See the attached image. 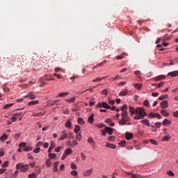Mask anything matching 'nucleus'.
Here are the masks:
<instances>
[{"label": "nucleus", "instance_id": "f257e3e1", "mask_svg": "<svg viewBox=\"0 0 178 178\" xmlns=\"http://www.w3.org/2000/svg\"><path fill=\"white\" fill-rule=\"evenodd\" d=\"M136 115L134 117L135 120H140L144 118L145 116H147L145 114V110L143 108L138 107L136 110Z\"/></svg>", "mask_w": 178, "mask_h": 178}, {"label": "nucleus", "instance_id": "f03ea898", "mask_svg": "<svg viewBox=\"0 0 178 178\" xmlns=\"http://www.w3.org/2000/svg\"><path fill=\"white\" fill-rule=\"evenodd\" d=\"M16 169L17 170H19V169L21 170V172H22L23 173L28 172L29 169H30V167L29 166L28 164H23L22 163H17L16 165Z\"/></svg>", "mask_w": 178, "mask_h": 178}, {"label": "nucleus", "instance_id": "7ed1b4c3", "mask_svg": "<svg viewBox=\"0 0 178 178\" xmlns=\"http://www.w3.org/2000/svg\"><path fill=\"white\" fill-rule=\"evenodd\" d=\"M122 120H125L126 122H129L130 120V117L129 116V113L127 111H124V113H122Z\"/></svg>", "mask_w": 178, "mask_h": 178}, {"label": "nucleus", "instance_id": "20e7f679", "mask_svg": "<svg viewBox=\"0 0 178 178\" xmlns=\"http://www.w3.org/2000/svg\"><path fill=\"white\" fill-rule=\"evenodd\" d=\"M99 108H104L105 109H111V106L108 105L106 102L98 103Z\"/></svg>", "mask_w": 178, "mask_h": 178}, {"label": "nucleus", "instance_id": "39448f33", "mask_svg": "<svg viewBox=\"0 0 178 178\" xmlns=\"http://www.w3.org/2000/svg\"><path fill=\"white\" fill-rule=\"evenodd\" d=\"M44 80H48V81H49V80H50L49 76L45 75L44 76H43V78H41V79H40V82L42 83V86L47 84V83H45V81H44Z\"/></svg>", "mask_w": 178, "mask_h": 178}, {"label": "nucleus", "instance_id": "423d86ee", "mask_svg": "<svg viewBox=\"0 0 178 178\" xmlns=\"http://www.w3.org/2000/svg\"><path fill=\"white\" fill-rule=\"evenodd\" d=\"M24 98H30V99H35V95L33 92H31L28 95H25Z\"/></svg>", "mask_w": 178, "mask_h": 178}, {"label": "nucleus", "instance_id": "0eeeda50", "mask_svg": "<svg viewBox=\"0 0 178 178\" xmlns=\"http://www.w3.org/2000/svg\"><path fill=\"white\" fill-rule=\"evenodd\" d=\"M92 175V169L88 170L86 172H83V176L87 177Z\"/></svg>", "mask_w": 178, "mask_h": 178}, {"label": "nucleus", "instance_id": "6e6552de", "mask_svg": "<svg viewBox=\"0 0 178 178\" xmlns=\"http://www.w3.org/2000/svg\"><path fill=\"white\" fill-rule=\"evenodd\" d=\"M105 131L109 134V136H112L113 134V129L111 127H106Z\"/></svg>", "mask_w": 178, "mask_h": 178}, {"label": "nucleus", "instance_id": "1a4fd4ad", "mask_svg": "<svg viewBox=\"0 0 178 178\" xmlns=\"http://www.w3.org/2000/svg\"><path fill=\"white\" fill-rule=\"evenodd\" d=\"M56 144H55V142H54L53 140L51 141V145L50 147H49V149H48V152L49 153H51L52 152V149H54V147H56Z\"/></svg>", "mask_w": 178, "mask_h": 178}, {"label": "nucleus", "instance_id": "9d476101", "mask_svg": "<svg viewBox=\"0 0 178 178\" xmlns=\"http://www.w3.org/2000/svg\"><path fill=\"white\" fill-rule=\"evenodd\" d=\"M168 76H170L171 77H177L178 71L168 72Z\"/></svg>", "mask_w": 178, "mask_h": 178}, {"label": "nucleus", "instance_id": "9b49d317", "mask_svg": "<svg viewBox=\"0 0 178 178\" xmlns=\"http://www.w3.org/2000/svg\"><path fill=\"white\" fill-rule=\"evenodd\" d=\"M133 137H134L133 134H131L130 132L125 133V138L127 140H131V138H133Z\"/></svg>", "mask_w": 178, "mask_h": 178}, {"label": "nucleus", "instance_id": "f8f14e48", "mask_svg": "<svg viewBox=\"0 0 178 178\" xmlns=\"http://www.w3.org/2000/svg\"><path fill=\"white\" fill-rule=\"evenodd\" d=\"M59 165V161H56L54 163L53 172H58V165Z\"/></svg>", "mask_w": 178, "mask_h": 178}, {"label": "nucleus", "instance_id": "ddd939ff", "mask_svg": "<svg viewBox=\"0 0 178 178\" xmlns=\"http://www.w3.org/2000/svg\"><path fill=\"white\" fill-rule=\"evenodd\" d=\"M166 76H165V75H159V76H157L154 78V80L156 81H159L160 80H165Z\"/></svg>", "mask_w": 178, "mask_h": 178}, {"label": "nucleus", "instance_id": "4468645a", "mask_svg": "<svg viewBox=\"0 0 178 178\" xmlns=\"http://www.w3.org/2000/svg\"><path fill=\"white\" fill-rule=\"evenodd\" d=\"M106 147H107V148H111V149H116V145L111 144L109 143L106 144Z\"/></svg>", "mask_w": 178, "mask_h": 178}, {"label": "nucleus", "instance_id": "2eb2a0df", "mask_svg": "<svg viewBox=\"0 0 178 178\" xmlns=\"http://www.w3.org/2000/svg\"><path fill=\"white\" fill-rule=\"evenodd\" d=\"M94 114H91V115L88 119V122L90 124H92V123H94Z\"/></svg>", "mask_w": 178, "mask_h": 178}, {"label": "nucleus", "instance_id": "dca6fc26", "mask_svg": "<svg viewBox=\"0 0 178 178\" xmlns=\"http://www.w3.org/2000/svg\"><path fill=\"white\" fill-rule=\"evenodd\" d=\"M64 154L67 156V155H72L73 154V150L70 148L65 150Z\"/></svg>", "mask_w": 178, "mask_h": 178}, {"label": "nucleus", "instance_id": "f3484780", "mask_svg": "<svg viewBox=\"0 0 178 178\" xmlns=\"http://www.w3.org/2000/svg\"><path fill=\"white\" fill-rule=\"evenodd\" d=\"M163 126H169L170 124H172V121L165 119L163 122Z\"/></svg>", "mask_w": 178, "mask_h": 178}, {"label": "nucleus", "instance_id": "a211bd4d", "mask_svg": "<svg viewBox=\"0 0 178 178\" xmlns=\"http://www.w3.org/2000/svg\"><path fill=\"white\" fill-rule=\"evenodd\" d=\"M161 106L163 109H166V108H168V101L162 102L161 103Z\"/></svg>", "mask_w": 178, "mask_h": 178}, {"label": "nucleus", "instance_id": "6ab92c4d", "mask_svg": "<svg viewBox=\"0 0 178 178\" xmlns=\"http://www.w3.org/2000/svg\"><path fill=\"white\" fill-rule=\"evenodd\" d=\"M88 143L89 144H92V147H94L95 145V142L94 141V139L91 137H89L88 138Z\"/></svg>", "mask_w": 178, "mask_h": 178}, {"label": "nucleus", "instance_id": "aec40b11", "mask_svg": "<svg viewBox=\"0 0 178 178\" xmlns=\"http://www.w3.org/2000/svg\"><path fill=\"white\" fill-rule=\"evenodd\" d=\"M45 165L47 168H51L52 166V161H51L49 159H47L46 160Z\"/></svg>", "mask_w": 178, "mask_h": 178}, {"label": "nucleus", "instance_id": "412c9836", "mask_svg": "<svg viewBox=\"0 0 178 178\" xmlns=\"http://www.w3.org/2000/svg\"><path fill=\"white\" fill-rule=\"evenodd\" d=\"M127 104H124L121 108L120 111L122 112V113H124V112H127Z\"/></svg>", "mask_w": 178, "mask_h": 178}, {"label": "nucleus", "instance_id": "4be33fe9", "mask_svg": "<svg viewBox=\"0 0 178 178\" xmlns=\"http://www.w3.org/2000/svg\"><path fill=\"white\" fill-rule=\"evenodd\" d=\"M6 140H8V135L4 134L2 136H1L0 140L1 141H6Z\"/></svg>", "mask_w": 178, "mask_h": 178}, {"label": "nucleus", "instance_id": "5701e85b", "mask_svg": "<svg viewBox=\"0 0 178 178\" xmlns=\"http://www.w3.org/2000/svg\"><path fill=\"white\" fill-rule=\"evenodd\" d=\"M38 101L35 100V101H31L30 102L28 103L29 106H31L33 105H37V104H38Z\"/></svg>", "mask_w": 178, "mask_h": 178}, {"label": "nucleus", "instance_id": "b1692460", "mask_svg": "<svg viewBox=\"0 0 178 178\" xmlns=\"http://www.w3.org/2000/svg\"><path fill=\"white\" fill-rule=\"evenodd\" d=\"M119 95H120V97H124V95H127V90H122V91L120 92Z\"/></svg>", "mask_w": 178, "mask_h": 178}, {"label": "nucleus", "instance_id": "393cba45", "mask_svg": "<svg viewBox=\"0 0 178 178\" xmlns=\"http://www.w3.org/2000/svg\"><path fill=\"white\" fill-rule=\"evenodd\" d=\"M128 121H125L124 120H120L118 123L120 124V126H124V124H126V123H127Z\"/></svg>", "mask_w": 178, "mask_h": 178}, {"label": "nucleus", "instance_id": "a878e982", "mask_svg": "<svg viewBox=\"0 0 178 178\" xmlns=\"http://www.w3.org/2000/svg\"><path fill=\"white\" fill-rule=\"evenodd\" d=\"M141 123H143V124H145V126H150L149 120H142Z\"/></svg>", "mask_w": 178, "mask_h": 178}, {"label": "nucleus", "instance_id": "bb28decb", "mask_svg": "<svg viewBox=\"0 0 178 178\" xmlns=\"http://www.w3.org/2000/svg\"><path fill=\"white\" fill-rule=\"evenodd\" d=\"M161 115H163V116H165V118H168V116H169V113H168L165 110H162L161 111Z\"/></svg>", "mask_w": 178, "mask_h": 178}, {"label": "nucleus", "instance_id": "cd10ccee", "mask_svg": "<svg viewBox=\"0 0 178 178\" xmlns=\"http://www.w3.org/2000/svg\"><path fill=\"white\" fill-rule=\"evenodd\" d=\"M77 122L79 123V124H85V122H84V120H83V118H79L78 120H77Z\"/></svg>", "mask_w": 178, "mask_h": 178}, {"label": "nucleus", "instance_id": "c85d7f7f", "mask_svg": "<svg viewBox=\"0 0 178 178\" xmlns=\"http://www.w3.org/2000/svg\"><path fill=\"white\" fill-rule=\"evenodd\" d=\"M74 131L76 134H79V131H80V126L76 125Z\"/></svg>", "mask_w": 178, "mask_h": 178}, {"label": "nucleus", "instance_id": "c756f323", "mask_svg": "<svg viewBox=\"0 0 178 178\" xmlns=\"http://www.w3.org/2000/svg\"><path fill=\"white\" fill-rule=\"evenodd\" d=\"M17 116H19V114H15L11 118L12 122H16L17 120Z\"/></svg>", "mask_w": 178, "mask_h": 178}, {"label": "nucleus", "instance_id": "7c9ffc66", "mask_svg": "<svg viewBox=\"0 0 178 178\" xmlns=\"http://www.w3.org/2000/svg\"><path fill=\"white\" fill-rule=\"evenodd\" d=\"M170 140V135H167L162 138V141H169Z\"/></svg>", "mask_w": 178, "mask_h": 178}, {"label": "nucleus", "instance_id": "2f4dec72", "mask_svg": "<svg viewBox=\"0 0 178 178\" xmlns=\"http://www.w3.org/2000/svg\"><path fill=\"white\" fill-rule=\"evenodd\" d=\"M65 138H67V134H63L60 137L59 140H63Z\"/></svg>", "mask_w": 178, "mask_h": 178}, {"label": "nucleus", "instance_id": "473e14b6", "mask_svg": "<svg viewBox=\"0 0 178 178\" xmlns=\"http://www.w3.org/2000/svg\"><path fill=\"white\" fill-rule=\"evenodd\" d=\"M54 72H62L63 73H65V70H63V68H60V67H56L54 70Z\"/></svg>", "mask_w": 178, "mask_h": 178}, {"label": "nucleus", "instance_id": "72a5a7b5", "mask_svg": "<svg viewBox=\"0 0 178 178\" xmlns=\"http://www.w3.org/2000/svg\"><path fill=\"white\" fill-rule=\"evenodd\" d=\"M135 88H137V90H140L141 87H143V84L141 83H135L134 84Z\"/></svg>", "mask_w": 178, "mask_h": 178}, {"label": "nucleus", "instance_id": "f704fd0d", "mask_svg": "<svg viewBox=\"0 0 178 178\" xmlns=\"http://www.w3.org/2000/svg\"><path fill=\"white\" fill-rule=\"evenodd\" d=\"M32 149H33V147H24V151H25V152H29V151H31Z\"/></svg>", "mask_w": 178, "mask_h": 178}, {"label": "nucleus", "instance_id": "c9c22d12", "mask_svg": "<svg viewBox=\"0 0 178 178\" xmlns=\"http://www.w3.org/2000/svg\"><path fill=\"white\" fill-rule=\"evenodd\" d=\"M11 106H13V104H8L3 106V109L7 110L9 109V108H11Z\"/></svg>", "mask_w": 178, "mask_h": 178}, {"label": "nucleus", "instance_id": "e433bc0d", "mask_svg": "<svg viewBox=\"0 0 178 178\" xmlns=\"http://www.w3.org/2000/svg\"><path fill=\"white\" fill-rule=\"evenodd\" d=\"M124 56H126V54L122 53L120 56H117V59L118 60L123 59V58H124Z\"/></svg>", "mask_w": 178, "mask_h": 178}, {"label": "nucleus", "instance_id": "4c0bfd02", "mask_svg": "<svg viewBox=\"0 0 178 178\" xmlns=\"http://www.w3.org/2000/svg\"><path fill=\"white\" fill-rule=\"evenodd\" d=\"M129 112L130 113H131L132 115H134V113H136V109L132 107V106H130L129 107Z\"/></svg>", "mask_w": 178, "mask_h": 178}, {"label": "nucleus", "instance_id": "58836bf2", "mask_svg": "<svg viewBox=\"0 0 178 178\" xmlns=\"http://www.w3.org/2000/svg\"><path fill=\"white\" fill-rule=\"evenodd\" d=\"M65 127H67L68 129H72V122H70V121H67L65 123Z\"/></svg>", "mask_w": 178, "mask_h": 178}, {"label": "nucleus", "instance_id": "ea45409f", "mask_svg": "<svg viewBox=\"0 0 178 178\" xmlns=\"http://www.w3.org/2000/svg\"><path fill=\"white\" fill-rule=\"evenodd\" d=\"M67 95H69V92L58 93V97H66Z\"/></svg>", "mask_w": 178, "mask_h": 178}, {"label": "nucleus", "instance_id": "a19ab883", "mask_svg": "<svg viewBox=\"0 0 178 178\" xmlns=\"http://www.w3.org/2000/svg\"><path fill=\"white\" fill-rule=\"evenodd\" d=\"M148 118H149V119H154V118H156V113H150L148 115Z\"/></svg>", "mask_w": 178, "mask_h": 178}, {"label": "nucleus", "instance_id": "79ce46f5", "mask_svg": "<svg viewBox=\"0 0 178 178\" xmlns=\"http://www.w3.org/2000/svg\"><path fill=\"white\" fill-rule=\"evenodd\" d=\"M168 95H164L159 97V101H163V99H166L168 98Z\"/></svg>", "mask_w": 178, "mask_h": 178}, {"label": "nucleus", "instance_id": "37998d69", "mask_svg": "<svg viewBox=\"0 0 178 178\" xmlns=\"http://www.w3.org/2000/svg\"><path fill=\"white\" fill-rule=\"evenodd\" d=\"M143 105L144 106H147V108H149V102L148 100H145L143 102Z\"/></svg>", "mask_w": 178, "mask_h": 178}, {"label": "nucleus", "instance_id": "c03bdc74", "mask_svg": "<svg viewBox=\"0 0 178 178\" xmlns=\"http://www.w3.org/2000/svg\"><path fill=\"white\" fill-rule=\"evenodd\" d=\"M56 154H52V153L49 154V158H50V159H54L56 158Z\"/></svg>", "mask_w": 178, "mask_h": 178}, {"label": "nucleus", "instance_id": "a18cd8bd", "mask_svg": "<svg viewBox=\"0 0 178 178\" xmlns=\"http://www.w3.org/2000/svg\"><path fill=\"white\" fill-rule=\"evenodd\" d=\"M76 101V97H72L68 100H67V102H69L70 104H73Z\"/></svg>", "mask_w": 178, "mask_h": 178}, {"label": "nucleus", "instance_id": "49530a36", "mask_svg": "<svg viewBox=\"0 0 178 178\" xmlns=\"http://www.w3.org/2000/svg\"><path fill=\"white\" fill-rule=\"evenodd\" d=\"M149 143H151V144H153V145H158V143L154 139H150Z\"/></svg>", "mask_w": 178, "mask_h": 178}, {"label": "nucleus", "instance_id": "de8ad7c7", "mask_svg": "<svg viewBox=\"0 0 178 178\" xmlns=\"http://www.w3.org/2000/svg\"><path fill=\"white\" fill-rule=\"evenodd\" d=\"M71 175H72V176H78L79 175V172L76 170H72L71 172Z\"/></svg>", "mask_w": 178, "mask_h": 178}, {"label": "nucleus", "instance_id": "09e8293b", "mask_svg": "<svg viewBox=\"0 0 178 178\" xmlns=\"http://www.w3.org/2000/svg\"><path fill=\"white\" fill-rule=\"evenodd\" d=\"M9 166V161H6L2 164V168H8Z\"/></svg>", "mask_w": 178, "mask_h": 178}, {"label": "nucleus", "instance_id": "8fccbe9b", "mask_svg": "<svg viewBox=\"0 0 178 178\" xmlns=\"http://www.w3.org/2000/svg\"><path fill=\"white\" fill-rule=\"evenodd\" d=\"M26 143L22 142V143H19V147H22V148H26Z\"/></svg>", "mask_w": 178, "mask_h": 178}, {"label": "nucleus", "instance_id": "3c124183", "mask_svg": "<svg viewBox=\"0 0 178 178\" xmlns=\"http://www.w3.org/2000/svg\"><path fill=\"white\" fill-rule=\"evenodd\" d=\"M29 178H37V175L35 173H31L29 175Z\"/></svg>", "mask_w": 178, "mask_h": 178}, {"label": "nucleus", "instance_id": "603ef678", "mask_svg": "<svg viewBox=\"0 0 178 178\" xmlns=\"http://www.w3.org/2000/svg\"><path fill=\"white\" fill-rule=\"evenodd\" d=\"M76 140H78L79 141H81V134H79L76 136Z\"/></svg>", "mask_w": 178, "mask_h": 178}, {"label": "nucleus", "instance_id": "864d4df0", "mask_svg": "<svg viewBox=\"0 0 178 178\" xmlns=\"http://www.w3.org/2000/svg\"><path fill=\"white\" fill-rule=\"evenodd\" d=\"M120 147H124V145H126V140H122L120 142Z\"/></svg>", "mask_w": 178, "mask_h": 178}, {"label": "nucleus", "instance_id": "5fc2aeb1", "mask_svg": "<svg viewBox=\"0 0 178 178\" xmlns=\"http://www.w3.org/2000/svg\"><path fill=\"white\" fill-rule=\"evenodd\" d=\"M40 149H41V148H40V147L35 148L33 149V152L35 154H38V152H40Z\"/></svg>", "mask_w": 178, "mask_h": 178}, {"label": "nucleus", "instance_id": "6e6d98bb", "mask_svg": "<svg viewBox=\"0 0 178 178\" xmlns=\"http://www.w3.org/2000/svg\"><path fill=\"white\" fill-rule=\"evenodd\" d=\"M71 169H74V170L77 169V165H76V164L72 163H71Z\"/></svg>", "mask_w": 178, "mask_h": 178}, {"label": "nucleus", "instance_id": "4d7b16f0", "mask_svg": "<svg viewBox=\"0 0 178 178\" xmlns=\"http://www.w3.org/2000/svg\"><path fill=\"white\" fill-rule=\"evenodd\" d=\"M54 76H55L56 77H57L58 79H62L63 76H62V75L59 74H56L54 73Z\"/></svg>", "mask_w": 178, "mask_h": 178}, {"label": "nucleus", "instance_id": "13d9d810", "mask_svg": "<svg viewBox=\"0 0 178 178\" xmlns=\"http://www.w3.org/2000/svg\"><path fill=\"white\" fill-rule=\"evenodd\" d=\"M105 63H106V60H104L102 63L97 64V66H104V65H105Z\"/></svg>", "mask_w": 178, "mask_h": 178}, {"label": "nucleus", "instance_id": "bf43d9fd", "mask_svg": "<svg viewBox=\"0 0 178 178\" xmlns=\"http://www.w3.org/2000/svg\"><path fill=\"white\" fill-rule=\"evenodd\" d=\"M161 122H156L155 123V126L156 127H157L158 129H161Z\"/></svg>", "mask_w": 178, "mask_h": 178}, {"label": "nucleus", "instance_id": "052dcab7", "mask_svg": "<svg viewBox=\"0 0 178 178\" xmlns=\"http://www.w3.org/2000/svg\"><path fill=\"white\" fill-rule=\"evenodd\" d=\"M81 159H83V161H86V159H87V156L83 154V153H81Z\"/></svg>", "mask_w": 178, "mask_h": 178}, {"label": "nucleus", "instance_id": "680f3d73", "mask_svg": "<svg viewBox=\"0 0 178 178\" xmlns=\"http://www.w3.org/2000/svg\"><path fill=\"white\" fill-rule=\"evenodd\" d=\"M167 175H168V176H172V177L175 176V174L171 170L167 172Z\"/></svg>", "mask_w": 178, "mask_h": 178}, {"label": "nucleus", "instance_id": "e2e57ef3", "mask_svg": "<svg viewBox=\"0 0 178 178\" xmlns=\"http://www.w3.org/2000/svg\"><path fill=\"white\" fill-rule=\"evenodd\" d=\"M135 74L138 77H140V74H141V72H140L139 70L135 71Z\"/></svg>", "mask_w": 178, "mask_h": 178}, {"label": "nucleus", "instance_id": "0e129e2a", "mask_svg": "<svg viewBox=\"0 0 178 178\" xmlns=\"http://www.w3.org/2000/svg\"><path fill=\"white\" fill-rule=\"evenodd\" d=\"M51 106H54V105H58V101H54L53 102L51 103Z\"/></svg>", "mask_w": 178, "mask_h": 178}, {"label": "nucleus", "instance_id": "69168bd1", "mask_svg": "<svg viewBox=\"0 0 178 178\" xmlns=\"http://www.w3.org/2000/svg\"><path fill=\"white\" fill-rule=\"evenodd\" d=\"M108 141H115V136H109Z\"/></svg>", "mask_w": 178, "mask_h": 178}, {"label": "nucleus", "instance_id": "338daca9", "mask_svg": "<svg viewBox=\"0 0 178 178\" xmlns=\"http://www.w3.org/2000/svg\"><path fill=\"white\" fill-rule=\"evenodd\" d=\"M74 138V135H73V133H69V139Z\"/></svg>", "mask_w": 178, "mask_h": 178}, {"label": "nucleus", "instance_id": "774afa93", "mask_svg": "<svg viewBox=\"0 0 178 178\" xmlns=\"http://www.w3.org/2000/svg\"><path fill=\"white\" fill-rule=\"evenodd\" d=\"M173 116H174L175 118H178V111L174 112Z\"/></svg>", "mask_w": 178, "mask_h": 178}]
</instances>
